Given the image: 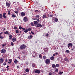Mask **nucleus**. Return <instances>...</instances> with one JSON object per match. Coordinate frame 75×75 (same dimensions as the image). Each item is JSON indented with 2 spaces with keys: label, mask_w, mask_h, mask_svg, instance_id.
Returning <instances> with one entry per match:
<instances>
[{
  "label": "nucleus",
  "mask_w": 75,
  "mask_h": 75,
  "mask_svg": "<svg viewBox=\"0 0 75 75\" xmlns=\"http://www.w3.org/2000/svg\"><path fill=\"white\" fill-rule=\"evenodd\" d=\"M25 48H26V46L24 44L22 45L20 47L21 50L25 49Z\"/></svg>",
  "instance_id": "obj_1"
},
{
  "label": "nucleus",
  "mask_w": 75,
  "mask_h": 75,
  "mask_svg": "<svg viewBox=\"0 0 75 75\" xmlns=\"http://www.w3.org/2000/svg\"><path fill=\"white\" fill-rule=\"evenodd\" d=\"M68 47L70 49V48H71L72 47V46H73V45H72V43H69L68 44Z\"/></svg>",
  "instance_id": "obj_2"
},
{
  "label": "nucleus",
  "mask_w": 75,
  "mask_h": 75,
  "mask_svg": "<svg viewBox=\"0 0 75 75\" xmlns=\"http://www.w3.org/2000/svg\"><path fill=\"white\" fill-rule=\"evenodd\" d=\"M45 62L46 64H50V62H51V61H50V59H47L46 60Z\"/></svg>",
  "instance_id": "obj_3"
},
{
  "label": "nucleus",
  "mask_w": 75,
  "mask_h": 75,
  "mask_svg": "<svg viewBox=\"0 0 75 75\" xmlns=\"http://www.w3.org/2000/svg\"><path fill=\"white\" fill-rule=\"evenodd\" d=\"M48 17H49V14H48V13H47V14H44L42 16V18H48Z\"/></svg>",
  "instance_id": "obj_4"
},
{
  "label": "nucleus",
  "mask_w": 75,
  "mask_h": 75,
  "mask_svg": "<svg viewBox=\"0 0 75 75\" xmlns=\"http://www.w3.org/2000/svg\"><path fill=\"white\" fill-rule=\"evenodd\" d=\"M39 18H40V15H38L36 16V18L37 21H38V23L40 22V19H39Z\"/></svg>",
  "instance_id": "obj_5"
},
{
  "label": "nucleus",
  "mask_w": 75,
  "mask_h": 75,
  "mask_svg": "<svg viewBox=\"0 0 75 75\" xmlns=\"http://www.w3.org/2000/svg\"><path fill=\"white\" fill-rule=\"evenodd\" d=\"M23 21L24 22H27L28 21V19L27 18V17H25L23 18Z\"/></svg>",
  "instance_id": "obj_6"
},
{
  "label": "nucleus",
  "mask_w": 75,
  "mask_h": 75,
  "mask_svg": "<svg viewBox=\"0 0 75 75\" xmlns=\"http://www.w3.org/2000/svg\"><path fill=\"white\" fill-rule=\"evenodd\" d=\"M1 54H4V53H6V49H2L1 51Z\"/></svg>",
  "instance_id": "obj_7"
},
{
  "label": "nucleus",
  "mask_w": 75,
  "mask_h": 75,
  "mask_svg": "<svg viewBox=\"0 0 75 75\" xmlns=\"http://www.w3.org/2000/svg\"><path fill=\"white\" fill-rule=\"evenodd\" d=\"M6 6H7L8 7H10V3L7 2H6Z\"/></svg>",
  "instance_id": "obj_8"
},
{
  "label": "nucleus",
  "mask_w": 75,
  "mask_h": 75,
  "mask_svg": "<svg viewBox=\"0 0 75 75\" xmlns=\"http://www.w3.org/2000/svg\"><path fill=\"white\" fill-rule=\"evenodd\" d=\"M36 27H40V28H41V27H42V25L40 23H38Z\"/></svg>",
  "instance_id": "obj_9"
},
{
  "label": "nucleus",
  "mask_w": 75,
  "mask_h": 75,
  "mask_svg": "<svg viewBox=\"0 0 75 75\" xmlns=\"http://www.w3.org/2000/svg\"><path fill=\"white\" fill-rule=\"evenodd\" d=\"M44 51L45 52H47L48 51V47L45 48L44 49Z\"/></svg>",
  "instance_id": "obj_10"
},
{
  "label": "nucleus",
  "mask_w": 75,
  "mask_h": 75,
  "mask_svg": "<svg viewBox=\"0 0 75 75\" xmlns=\"http://www.w3.org/2000/svg\"><path fill=\"white\" fill-rule=\"evenodd\" d=\"M21 15L22 17H24V16H25V13L24 12H22L21 13Z\"/></svg>",
  "instance_id": "obj_11"
},
{
  "label": "nucleus",
  "mask_w": 75,
  "mask_h": 75,
  "mask_svg": "<svg viewBox=\"0 0 75 75\" xmlns=\"http://www.w3.org/2000/svg\"><path fill=\"white\" fill-rule=\"evenodd\" d=\"M35 73H37V74H40V71L38 70H36L35 71Z\"/></svg>",
  "instance_id": "obj_12"
},
{
  "label": "nucleus",
  "mask_w": 75,
  "mask_h": 75,
  "mask_svg": "<svg viewBox=\"0 0 75 75\" xmlns=\"http://www.w3.org/2000/svg\"><path fill=\"white\" fill-rule=\"evenodd\" d=\"M32 55L33 58H35V53L34 52H33L32 53Z\"/></svg>",
  "instance_id": "obj_13"
},
{
  "label": "nucleus",
  "mask_w": 75,
  "mask_h": 75,
  "mask_svg": "<svg viewBox=\"0 0 75 75\" xmlns=\"http://www.w3.org/2000/svg\"><path fill=\"white\" fill-rule=\"evenodd\" d=\"M4 61V59H3L2 58H1L0 59V64H1L3 62V61Z\"/></svg>",
  "instance_id": "obj_14"
},
{
  "label": "nucleus",
  "mask_w": 75,
  "mask_h": 75,
  "mask_svg": "<svg viewBox=\"0 0 75 75\" xmlns=\"http://www.w3.org/2000/svg\"><path fill=\"white\" fill-rule=\"evenodd\" d=\"M16 38H15V37H14L12 39V41L13 42H14L16 41Z\"/></svg>",
  "instance_id": "obj_15"
},
{
  "label": "nucleus",
  "mask_w": 75,
  "mask_h": 75,
  "mask_svg": "<svg viewBox=\"0 0 75 75\" xmlns=\"http://www.w3.org/2000/svg\"><path fill=\"white\" fill-rule=\"evenodd\" d=\"M4 34H7L8 35H10V34L8 33V31H6V32H4Z\"/></svg>",
  "instance_id": "obj_16"
},
{
  "label": "nucleus",
  "mask_w": 75,
  "mask_h": 75,
  "mask_svg": "<svg viewBox=\"0 0 75 75\" xmlns=\"http://www.w3.org/2000/svg\"><path fill=\"white\" fill-rule=\"evenodd\" d=\"M74 49H75V46L74 45L72 47V49H71V51H74Z\"/></svg>",
  "instance_id": "obj_17"
},
{
  "label": "nucleus",
  "mask_w": 75,
  "mask_h": 75,
  "mask_svg": "<svg viewBox=\"0 0 75 75\" xmlns=\"http://www.w3.org/2000/svg\"><path fill=\"white\" fill-rule=\"evenodd\" d=\"M54 21L55 22H58V18H54Z\"/></svg>",
  "instance_id": "obj_18"
},
{
  "label": "nucleus",
  "mask_w": 75,
  "mask_h": 75,
  "mask_svg": "<svg viewBox=\"0 0 75 75\" xmlns=\"http://www.w3.org/2000/svg\"><path fill=\"white\" fill-rule=\"evenodd\" d=\"M9 62H8V64H10V63H11L12 62V59H9Z\"/></svg>",
  "instance_id": "obj_19"
},
{
  "label": "nucleus",
  "mask_w": 75,
  "mask_h": 75,
  "mask_svg": "<svg viewBox=\"0 0 75 75\" xmlns=\"http://www.w3.org/2000/svg\"><path fill=\"white\" fill-rule=\"evenodd\" d=\"M58 53L57 52L54 53L53 54V57H54V56H55V55H58Z\"/></svg>",
  "instance_id": "obj_20"
},
{
  "label": "nucleus",
  "mask_w": 75,
  "mask_h": 75,
  "mask_svg": "<svg viewBox=\"0 0 75 75\" xmlns=\"http://www.w3.org/2000/svg\"><path fill=\"white\" fill-rule=\"evenodd\" d=\"M9 38L10 40H11V39H12L13 38V35H10L9 36Z\"/></svg>",
  "instance_id": "obj_21"
},
{
  "label": "nucleus",
  "mask_w": 75,
  "mask_h": 75,
  "mask_svg": "<svg viewBox=\"0 0 75 75\" xmlns=\"http://www.w3.org/2000/svg\"><path fill=\"white\" fill-rule=\"evenodd\" d=\"M39 8H42V5L41 4H39Z\"/></svg>",
  "instance_id": "obj_22"
},
{
  "label": "nucleus",
  "mask_w": 75,
  "mask_h": 75,
  "mask_svg": "<svg viewBox=\"0 0 75 75\" xmlns=\"http://www.w3.org/2000/svg\"><path fill=\"white\" fill-rule=\"evenodd\" d=\"M24 33H28V29H25L24 31Z\"/></svg>",
  "instance_id": "obj_23"
},
{
  "label": "nucleus",
  "mask_w": 75,
  "mask_h": 75,
  "mask_svg": "<svg viewBox=\"0 0 75 75\" xmlns=\"http://www.w3.org/2000/svg\"><path fill=\"white\" fill-rule=\"evenodd\" d=\"M54 57L53 56H52L50 57V60H52H52H54Z\"/></svg>",
  "instance_id": "obj_24"
},
{
  "label": "nucleus",
  "mask_w": 75,
  "mask_h": 75,
  "mask_svg": "<svg viewBox=\"0 0 75 75\" xmlns=\"http://www.w3.org/2000/svg\"><path fill=\"white\" fill-rule=\"evenodd\" d=\"M56 67V65L55 64H53L52 65V67L53 68H54L55 67Z\"/></svg>",
  "instance_id": "obj_25"
},
{
  "label": "nucleus",
  "mask_w": 75,
  "mask_h": 75,
  "mask_svg": "<svg viewBox=\"0 0 75 75\" xmlns=\"http://www.w3.org/2000/svg\"><path fill=\"white\" fill-rule=\"evenodd\" d=\"M25 71H26V72H29V69L28 68H27L25 70Z\"/></svg>",
  "instance_id": "obj_26"
},
{
  "label": "nucleus",
  "mask_w": 75,
  "mask_h": 75,
  "mask_svg": "<svg viewBox=\"0 0 75 75\" xmlns=\"http://www.w3.org/2000/svg\"><path fill=\"white\" fill-rule=\"evenodd\" d=\"M10 68V66H8L6 67V68H7V71H8L9 70V68Z\"/></svg>",
  "instance_id": "obj_27"
},
{
  "label": "nucleus",
  "mask_w": 75,
  "mask_h": 75,
  "mask_svg": "<svg viewBox=\"0 0 75 75\" xmlns=\"http://www.w3.org/2000/svg\"><path fill=\"white\" fill-rule=\"evenodd\" d=\"M32 66L33 67H34H34H35V64L34 63H33Z\"/></svg>",
  "instance_id": "obj_28"
},
{
  "label": "nucleus",
  "mask_w": 75,
  "mask_h": 75,
  "mask_svg": "<svg viewBox=\"0 0 75 75\" xmlns=\"http://www.w3.org/2000/svg\"><path fill=\"white\" fill-rule=\"evenodd\" d=\"M12 17H13V18H15V17H16V15L13 14L12 15Z\"/></svg>",
  "instance_id": "obj_29"
},
{
  "label": "nucleus",
  "mask_w": 75,
  "mask_h": 75,
  "mask_svg": "<svg viewBox=\"0 0 75 75\" xmlns=\"http://www.w3.org/2000/svg\"><path fill=\"white\" fill-rule=\"evenodd\" d=\"M8 15H10L11 14V11L10 10H8Z\"/></svg>",
  "instance_id": "obj_30"
},
{
  "label": "nucleus",
  "mask_w": 75,
  "mask_h": 75,
  "mask_svg": "<svg viewBox=\"0 0 75 75\" xmlns=\"http://www.w3.org/2000/svg\"><path fill=\"white\" fill-rule=\"evenodd\" d=\"M30 38H33V35H30V36H28V38H30Z\"/></svg>",
  "instance_id": "obj_31"
},
{
  "label": "nucleus",
  "mask_w": 75,
  "mask_h": 75,
  "mask_svg": "<svg viewBox=\"0 0 75 75\" xmlns=\"http://www.w3.org/2000/svg\"><path fill=\"white\" fill-rule=\"evenodd\" d=\"M14 62V63H15V64H17V62H18V61L17 60V59H15Z\"/></svg>",
  "instance_id": "obj_32"
},
{
  "label": "nucleus",
  "mask_w": 75,
  "mask_h": 75,
  "mask_svg": "<svg viewBox=\"0 0 75 75\" xmlns=\"http://www.w3.org/2000/svg\"><path fill=\"white\" fill-rule=\"evenodd\" d=\"M3 18V14H0V19H1Z\"/></svg>",
  "instance_id": "obj_33"
},
{
  "label": "nucleus",
  "mask_w": 75,
  "mask_h": 75,
  "mask_svg": "<svg viewBox=\"0 0 75 75\" xmlns=\"http://www.w3.org/2000/svg\"><path fill=\"white\" fill-rule=\"evenodd\" d=\"M7 45V44L6 43H5L4 44H2V47H4V46H6Z\"/></svg>",
  "instance_id": "obj_34"
},
{
  "label": "nucleus",
  "mask_w": 75,
  "mask_h": 75,
  "mask_svg": "<svg viewBox=\"0 0 75 75\" xmlns=\"http://www.w3.org/2000/svg\"><path fill=\"white\" fill-rule=\"evenodd\" d=\"M42 56L41 55V54H40L39 55V57L40 59H41L42 58Z\"/></svg>",
  "instance_id": "obj_35"
},
{
  "label": "nucleus",
  "mask_w": 75,
  "mask_h": 75,
  "mask_svg": "<svg viewBox=\"0 0 75 75\" xmlns=\"http://www.w3.org/2000/svg\"><path fill=\"white\" fill-rule=\"evenodd\" d=\"M34 24H38V22L37 21H35L34 22Z\"/></svg>",
  "instance_id": "obj_36"
},
{
  "label": "nucleus",
  "mask_w": 75,
  "mask_h": 75,
  "mask_svg": "<svg viewBox=\"0 0 75 75\" xmlns=\"http://www.w3.org/2000/svg\"><path fill=\"white\" fill-rule=\"evenodd\" d=\"M32 30V29L31 28H28V31H31V30Z\"/></svg>",
  "instance_id": "obj_37"
},
{
  "label": "nucleus",
  "mask_w": 75,
  "mask_h": 75,
  "mask_svg": "<svg viewBox=\"0 0 75 75\" xmlns=\"http://www.w3.org/2000/svg\"><path fill=\"white\" fill-rule=\"evenodd\" d=\"M0 38L1 39H3L4 38V37L2 36H0Z\"/></svg>",
  "instance_id": "obj_38"
},
{
  "label": "nucleus",
  "mask_w": 75,
  "mask_h": 75,
  "mask_svg": "<svg viewBox=\"0 0 75 75\" xmlns=\"http://www.w3.org/2000/svg\"><path fill=\"white\" fill-rule=\"evenodd\" d=\"M59 74H60V75H62V74H63V72H61V71H59Z\"/></svg>",
  "instance_id": "obj_39"
},
{
  "label": "nucleus",
  "mask_w": 75,
  "mask_h": 75,
  "mask_svg": "<svg viewBox=\"0 0 75 75\" xmlns=\"http://www.w3.org/2000/svg\"><path fill=\"white\" fill-rule=\"evenodd\" d=\"M3 16L4 18H5V19L6 18H7V17H6V16L5 15H3Z\"/></svg>",
  "instance_id": "obj_40"
},
{
  "label": "nucleus",
  "mask_w": 75,
  "mask_h": 75,
  "mask_svg": "<svg viewBox=\"0 0 75 75\" xmlns=\"http://www.w3.org/2000/svg\"><path fill=\"white\" fill-rule=\"evenodd\" d=\"M6 64H7V63L6 62H5L3 64V65H4V66H5V65H6Z\"/></svg>",
  "instance_id": "obj_41"
},
{
  "label": "nucleus",
  "mask_w": 75,
  "mask_h": 75,
  "mask_svg": "<svg viewBox=\"0 0 75 75\" xmlns=\"http://www.w3.org/2000/svg\"><path fill=\"white\" fill-rule=\"evenodd\" d=\"M56 66L58 68V67H59V64H56Z\"/></svg>",
  "instance_id": "obj_42"
},
{
  "label": "nucleus",
  "mask_w": 75,
  "mask_h": 75,
  "mask_svg": "<svg viewBox=\"0 0 75 75\" xmlns=\"http://www.w3.org/2000/svg\"><path fill=\"white\" fill-rule=\"evenodd\" d=\"M47 58L46 56H44L43 57L42 59H45V58Z\"/></svg>",
  "instance_id": "obj_43"
},
{
  "label": "nucleus",
  "mask_w": 75,
  "mask_h": 75,
  "mask_svg": "<svg viewBox=\"0 0 75 75\" xmlns=\"http://www.w3.org/2000/svg\"><path fill=\"white\" fill-rule=\"evenodd\" d=\"M22 28H23V27H21V26H20L19 27V28L20 30H21V29L22 30Z\"/></svg>",
  "instance_id": "obj_44"
},
{
  "label": "nucleus",
  "mask_w": 75,
  "mask_h": 75,
  "mask_svg": "<svg viewBox=\"0 0 75 75\" xmlns=\"http://www.w3.org/2000/svg\"><path fill=\"white\" fill-rule=\"evenodd\" d=\"M16 33H19V31H18V30H16Z\"/></svg>",
  "instance_id": "obj_45"
},
{
  "label": "nucleus",
  "mask_w": 75,
  "mask_h": 75,
  "mask_svg": "<svg viewBox=\"0 0 75 75\" xmlns=\"http://www.w3.org/2000/svg\"><path fill=\"white\" fill-rule=\"evenodd\" d=\"M49 35V34L48 33H47L46 35H45V36L46 37H48Z\"/></svg>",
  "instance_id": "obj_46"
},
{
  "label": "nucleus",
  "mask_w": 75,
  "mask_h": 75,
  "mask_svg": "<svg viewBox=\"0 0 75 75\" xmlns=\"http://www.w3.org/2000/svg\"><path fill=\"white\" fill-rule=\"evenodd\" d=\"M2 70H3V72H5V71L6 70L5 69H2Z\"/></svg>",
  "instance_id": "obj_47"
},
{
  "label": "nucleus",
  "mask_w": 75,
  "mask_h": 75,
  "mask_svg": "<svg viewBox=\"0 0 75 75\" xmlns=\"http://www.w3.org/2000/svg\"><path fill=\"white\" fill-rule=\"evenodd\" d=\"M54 6H57V3L56 2L54 4Z\"/></svg>",
  "instance_id": "obj_48"
},
{
  "label": "nucleus",
  "mask_w": 75,
  "mask_h": 75,
  "mask_svg": "<svg viewBox=\"0 0 75 75\" xmlns=\"http://www.w3.org/2000/svg\"><path fill=\"white\" fill-rule=\"evenodd\" d=\"M14 29H15V30H17V27H16V26H15L14 27Z\"/></svg>",
  "instance_id": "obj_49"
},
{
  "label": "nucleus",
  "mask_w": 75,
  "mask_h": 75,
  "mask_svg": "<svg viewBox=\"0 0 75 75\" xmlns=\"http://www.w3.org/2000/svg\"><path fill=\"white\" fill-rule=\"evenodd\" d=\"M11 45H12V46H13L14 45V43H13V42H11Z\"/></svg>",
  "instance_id": "obj_50"
},
{
  "label": "nucleus",
  "mask_w": 75,
  "mask_h": 75,
  "mask_svg": "<svg viewBox=\"0 0 75 75\" xmlns=\"http://www.w3.org/2000/svg\"><path fill=\"white\" fill-rule=\"evenodd\" d=\"M25 30V28H22V31H24Z\"/></svg>",
  "instance_id": "obj_51"
},
{
  "label": "nucleus",
  "mask_w": 75,
  "mask_h": 75,
  "mask_svg": "<svg viewBox=\"0 0 75 75\" xmlns=\"http://www.w3.org/2000/svg\"><path fill=\"white\" fill-rule=\"evenodd\" d=\"M70 52L69 50H66V52H67V53H69Z\"/></svg>",
  "instance_id": "obj_52"
},
{
  "label": "nucleus",
  "mask_w": 75,
  "mask_h": 75,
  "mask_svg": "<svg viewBox=\"0 0 75 75\" xmlns=\"http://www.w3.org/2000/svg\"><path fill=\"white\" fill-rule=\"evenodd\" d=\"M15 13L16 14H18V11H15Z\"/></svg>",
  "instance_id": "obj_53"
},
{
  "label": "nucleus",
  "mask_w": 75,
  "mask_h": 75,
  "mask_svg": "<svg viewBox=\"0 0 75 75\" xmlns=\"http://www.w3.org/2000/svg\"><path fill=\"white\" fill-rule=\"evenodd\" d=\"M35 12H38L39 11L38 10H35Z\"/></svg>",
  "instance_id": "obj_54"
},
{
  "label": "nucleus",
  "mask_w": 75,
  "mask_h": 75,
  "mask_svg": "<svg viewBox=\"0 0 75 75\" xmlns=\"http://www.w3.org/2000/svg\"><path fill=\"white\" fill-rule=\"evenodd\" d=\"M6 13L5 12V13H3V16H5L6 15Z\"/></svg>",
  "instance_id": "obj_55"
},
{
  "label": "nucleus",
  "mask_w": 75,
  "mask_h": 75,
  "mask_svg": "<svg viewBox=\"0 0 75 75\" xmlns=\"http://www.w3.org/2000/svg\"><path fill=\"white\" fill-rule=\"evenodd\" d=\"M55 71H56V72H57L58 71V69H56Z\"/></svg>",
  "instance_id": "obj_56"
},
{
  "label": "nucleus",
  "mask_w": 75,
  "mask_h": 75,
  "mask_svg": "<svg viewBox=\"0 0 75 75\" xmlns=\"http://www.w3.org/2000/svg\"><path fill=\"white\" fill-rule=\"evenodd\" d=\"M31 33H32V34H34V33L33 31H31Z\"/></svg>",
  "instance_id": "obj_57"
},
{
  "label": "nucleus",
  "mask_w": 75,
  "mask_h": 75,
  "mask_svg": "<svg viewBox=\"0 0 75 75\" xmlns=\"http://www.w3.org/2000/svg\"><path fill=\"white\" fill-rule=\"evenodd\" d=\"M49 17H50L51 18L52 17H53V15H50Z\"/></svg>",
  "instance_id": "obj_58"
},
{
  "label": "nucleus",
  "mask_w": 75,
  "mask_h": 75,
  "mask_svg": "<svg viewBox=\"0 0 75 75\" xmlns=\"http://www.w3.org/2000/svg\"><path fill=\"white\" fill-rule=\"evenodd\" d=\"M17 68H18V69L19 68H20V66H18H18H17Z\"/></svg>",
  "instance_id": "obj_59"
},
{
  "label": "nucleus",
  "mask_w": 75,
  "mask_h": 75,
  "mask_svg": "<svg viewBox=\"0 0 75 75\" xmlns=\"http://www.w3.org/2000/svg\"><path fill=\"white\" fill-rule=\"evenodd\" d=\"M31 24L32 25H33V26H34V24L32 23H31Z\"/></svg>",
  "instance_id": "obj_60"
},
{
  "label": "nucleus",
  "mask_w": 75,
  "mask_h": 75,
  "mask_svg": "<svg viewBox=\"0 0 75 75\" xmlns=\"http://www.w3.org/2000/svg\"><path fill=\"white\" fill-rule=\"evenodd\" d=\"M2 29L4 30V31L6 30V29L4 28H3Z\"/></svg>",
  "instance_id": "obj_61"
},
{
  "label": "nucleus",
  "mask_w": 75,
  "mask_h": 75,
  "mask_svg": "<svg viewBox=\"0 0 75 75\" xmlns=\"http://www.w3.org/2000/svg\"><path fill=\"white\" fill-rule=\"evenodd\" d=\"M8 60L7 59H5V62H7Z\"/></svg>",
  "instance_id": "obj_62"
},
{
  "label": "nucleus",
  "mask_w": 75,
  "mask_h": 75,
  "mask_svg": "<svg viewBox=\"0 0 75 75\" xmlns=\"http://www.w3.org/2000/svg\"><path fill=\"white\" fill-rule=\"evenodd\" d=\"M49 75H52V73L51 72L49 73Z\"/></svg>",
  "instance_id": "obj_63"
},
{
  "label": "nucleus",
  "mask_w": 75,
  "mask_h": 75,
  "mask_svg": "<svg viewBox=\"0 0 75 75\" xmlns=\"http://www.w3.org/2000/svg\"><path fill=\"white\" fill-rule=\"evenodd\" d=\"M68 59L66 58V61H68Z\"/></svg>",
  "instance_id": "obj_64"
}]
</instances>
